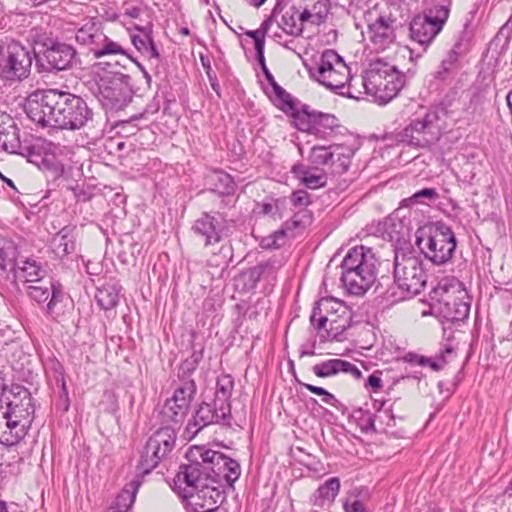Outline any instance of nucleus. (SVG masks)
<instances>
[{
  "label": "nucleus",
  "instance_id": "obj_5",
  "mask_svg": "<svg viewBox=\"0 0 512 512\" xmlns=\"http://www.w3.org/2000/svg\"><path fill=\"white\" fill-rule=\"evenodd\" d=\"M377 264L371 248L363 245L352 247L341 263L343 286L351 295H363L376 280Z\"/></svg>",
  "mask_w": 512,
  "mask_h": 512
},
{
  "label": "nucleus",
  "instance_id": "obj_26",
  "mask_svg": "<svg viewBox=\"0 0 512 512\" xmlns=\"http://www.w3.org/2000/svg\"><path fill=\"white\" fill-rule=\"evenodd\" d=\"M307 24L299 5L293 4L284 12L278 25L286 34L297 37L302 34Z\"/></svg>",
  "mask_w": 512,
  "mask_h": 512
},
{
  "label": "nucleus",
  "instance_id": "obj_55",
  "mask_svg": "<svg viewBox=\"0 0 512 512\" xmlns=\"http://www.w3.org/2000/svg\"><path fill=\"white\" fill-rule=\"evenodd\" d=\"M257 265L262 270V274L264 275V277L273 276L281 266L280 262L275 259L260 262Z\"/></svg>",
  "mask_w": 512,
  "mask_h": 512
},
{
  "label": "nucleus",
  "instance_id": "obj_3",
  "mask_svg": "<svg viewBox=\"0 0 512 512\" xmlns=\"http://www.w3.org/2000/svg\"><path fill=\"white\" fill-rule=\"evenodd\" d=\"M194 235L211 250L206 263L210 267H225L232 259V245L228 240L231 235L230 222L219 212H204L191 227Z\"/></svg>",
  "mask_w": 512,
  "mask_h": 512
},
{
  "label": "nucleus",
  "instance_id": "obj_36",
  "mask_svg": "<svg viewBox=\"0 0 512 512\" xmlns=\"http://www.w3.org/2000/svg\"><path fill=\"white\" fill-rule=\"evenodd\" d=\"M405 83V76L401 72L395 69L393 73H390V78L383 84V88L378 96V100L381 103H387L392 100L399 91L403 88Z\"/></svg>",
  "mask_w": 512,
  "mask_h": 512
},
{
  "label": "nucleus",
  "instance_id": "obj_9",
  "mask_svg": "<svg viewBox=\"0 0 512 512\" xmlns=\"http://www.w3.org/2000/svg\"><path fill=\"white\" fill-rule=\"evenodd\" d=\"M37 47L34 54L40 72H58L73 66L76 51L71 45L47 39L43 43H37Z\"/></svg>",
  "mask_w": 512,
  "mask_h": 512
},
{
  "label": "nucleus",
  "instance_id": "obj_48",
  "mask_svg": "<svg viewBox=\"0 0 512 512\" xmlns=\"http://www.w3.org/2000/svg\"><path fill=\"white\" fill-rule=\"evenodd\" d=\"M404 360L419 366H429L434 371H439L443 368V364H440L438 361L415 353H408Z\"/></svg>",
  "mask_w": 512,
  "mask_h": 512
},
{
  "label": "nucleus",
  "instance_id": "obj_51",
  "mask_svg": "<svg viewBox=\"0 0 512 512\" xmlns=\"http://www.w3.org/2000/svg\"><path fill=\"white\" fill-rule=\"evenodd\" d=\"M303 386L307 390H309L311 393L321 396L322 397V401L324 403H326L328 405H331V406H335V403L337 402V399L335 398V396L333 394H331L330 392H328L324 388L319 387V386H315V385H312V384H306V383H304Z\"/></svg>",
  "mask_w": 512,
  "mask_h": 512
},
{
  "label": "nucleus",
  "instance_id": "obj_47",
  "mask_svg": "<svg viewBox=\"0 0 512 512\" xmlns=\"http://www.w3.org/2000/svg\"><path fill=\"white\" fill-rule=\"evenodd\" d=\"M312 122L324 129L333 130L339 127V120L332 114H325L314 111L312 114Z\"/></svg>",
  "mask_w": 512,
  "mask_h": 512
},
{
  "label": "nucleus",
  "instance_id": "obj_15",
  "mask_svg": "<svg viewBox=\"0 0 512 512\" xmlns=\"http://www.w3.org/2000/svg\"><path fill=\"white\" fill-rule=\"evenodd\" d=\"M13 395V400L6 403V410L3 413L20 424L25 423V430L28 431L35 412L31 393L25 387L17 386Z\"/></svg>",
  "mask_w": 512,
  "mask_h": 512
},
{
  "label": "nucleus",
  "instance_id": "obj_58",
  "mask_svg": "<svg viewBox=\"0 0 512 512\" xmlns=\"http://www.w3.org/2000/svg\"><path fill=\"white\" fill-rule=\"evenodd\" d=\"M245 275L248 277L249 281L255 285L258 283L262 278H264V275L262 274V270L259 268L258 265L249 268Z\"/></svg>",
  "mask_w": 512,
  "mask_h": 512
},
{
  "label": "nucleus",
  "instance_id": "obj_49",
  "mask_svg": "<svg viewBox=\"0 0 512 512\" xmlns=\"http://www.w3.org/2000/svg\"><path fill=\"white\" fill-rule=\"evenodd\" d=\"M458 58L459 55L455 51L450 50L447 57L442 60L439 70L436 72V77L444 79L445 74L452 70Z\"/></svg>",
  "mask_w": 512,
  "mask_h": 512
},
{
  "label": "nucleus",
  "instance_id": "obj_21",
  "mask_svg": "<svg viewBox=\"0 0 512 512\" xmlns=\"http://www.w3.org/2000/svg\"><path fill=\"white\" fill-rule=\"evenodd\" d=\"M0 147L9 153L23 155L27 147H23L19 139V129L13 118L0 112Z\"/></svg>",
  "mask_w": 512,
  "mask_h": 512
},
{
  "label": "nucleus",
  "instance_id": "obj_19",
  "mask_svg": "<svg viewBox=\"0 0 512 512\" xmlns=\"http://www.w3.org/2000/svg\"><path fill=\"white\" fill-rule=\"evenodd\" d=\"M196 454H198L199 459L203 461L204 467L209 472L208 477L210 481L214 483L222 481L227 466L230 465L229 462H232L233 459L219 451L205 449L204 447H195L194 450H191L192 456H196Z\"/></svg>",
  "mask_w": 512,
  "mask_h": 512
},
{
  "label": "nucleus",
  "instance_id": "obj_59",
  "mask_svg": "<svg viewBox=\"0 0 512 512\" xmlns=\"http://www.w3.org/2000/svg\"><path fill=\"white\" fill-rule=\"evenodd\" d=\"M455 305H457V308L455 311V315L452 318L455 320H463L465 318H468L470 306L464 302H460L459 304L455 303Z\"/></svg>",
  "mask_w": 512,
  "mask_h": 512
},
{
  "label": "nucleus",
  "instance_id": "obj_14",
  "mask_svg": "<svg viewBox=\"0 0 512 512\" xmlns=\"http://www.w3.org/2000/svg\"><path fill=\"white\" fill-rule=\"evenodd\" d=\"M231 420L232 415L226 412L223 414V411L218 409L215 402L203 401L198 405L192 418L188 421L186 431L191 434V437H194L203 428L211 424H221L230 427Z\"/></svg>",
  "mask_w": 512,
  "mask_h": 512
},
{
  "label": "nucleus",
  "instance_id": "obj_4",
  "mask_svg": "<svg viewBox=\"0 0 512 512\" xmlns=\"http://www.w3.org/2000/svg\"><path fill=\"white\" fill-rule=\"evenodd\" d=\"M393 284L384 292L386 300L397 303L421 292L427 283L423 262L411 250H394Z\"/></svg>",
  "mask_w": 512,
  "mask_h": 512
},
{
  "label": "nucleus",
  "instance_id": "obj_20",
  "mask_svg": "<svg viewBox=\"0 0 512 512\" xmlns=\"http://www.w3.org/2000/svg\"><path fill=\"white\" fill-rule=\"evenodd\" d=\"M395 69L396 66L381 60L372 62L362 77V86L365 92L378 98L383 84L390 78V73H393Z\"/></svg>",
  "mask_w": 512,
  "mask_h": 512
},
{
  "label": "nucleus",
  "instance_id": "obj_33",
  "mask_svg": "<svg viewBox=\"0 0 512 512\" xmlns=\"http://www.w3.org/2000/svg\"><path fill=\"white\" fill-rule=\"evenodd\" d=\"M75 39L79 44L88 46L94 56L101 41H105L104 33L94 23L86 24L78 29Z\"/></svg>",
  "mask_w": 512,
  "mask_h": 512
},
{
  "label": "nucleus",
  "instance_id": "obj_12",
  "mask_svg": "<svg viewBox=\"0 0 512 512\" xmlns=\"http://www.w3.org/2000/svg\"><path fill=\"white\" fill-rule=\"evenodd\" d=\"M30 52L18 42H12L3 48L0 59L1 76L8 81L26 79L31 71Z\"/></svg>",
  "mask_w": 512,
  "mask_h": 512
},
{
  "label": "nucleus",
  "instance_id": "obj_27",
  "mask_svg": "<svg viewBox=\"0 0 512 512\" xmlns=\"http://www.w3.org/2000/svg\"><path fill=\"white\" fill-rule=\"evenodd\" d=\"M234 390V378L229 374H222L217 378L213 402L220 411L231 414L230 398Z\"/></svg>",
  "mask_w": 512,
  "mask_h": 512
},
{
  "label": "nucleus",
  "instance_id": "obj_40",
  "mask_svg": "<svg viewBox=\"0 0 512 512\" xmlns=\"http://www.w3.org/2000/svg\"><path fill=\"white\" fill-rule=\"evenodd\" d=\"M292 171L309 189H317L326 185V176L324 174H314L301 165L293 166Z\"/></svg>",
  "mask_w": 512,
  "mask_h": 512
},
{
  "label": "nucleus",
  "instance_id": "obj_39",
  "mask_svg": "<svg viewBox=\"0 0 512 512\" xmlns=\"http://www.w3.org/2000/svg\"><path fill=\"white\" fill-rule=\"evenodd\" d=\"M275 95V105L284 113L291 115L293 118L298 117V107L295 99L279 84L273 88Z\"/></svg>",
  "mask_w": 512,
  "mask_h": 512
},
{
  "label": "nucleus",
  "instance_id": "obj_22",
  "mask_svg": "<svg viewBox=\"0 0 512 512\" xmlns=\"http://www.w3.org/2000/svg\"><path fill=\"white\" fill-rule=\"evenodd\" d=\"M313 373L320 378L335 376L339 373L352 375L355 379L362 377V372L353 363L342 359H329L312 367Z\"/></svg>",
  "mask_w": 512,
  "mask_h": 512
},
{
  "label": "nucleus",
  "instance_id": "obj_41",
  "mask_svg": "<svg viewBox=\"0 0 512 512\" xmlns=\"http://www.w3.org/2000/svg\"><path fill=\"white\" fill-rule=\"evenodd\" d=\"M342 150L341 146H314L309 154V161L314 165H327L332 164L335 152Z\"/></svg>",
  "mask_w": 512,
  "mask_h": 512
},
{
  "label": "nucleus",
  "instance_id": "obj_52",
  "mask_svg": "<svg viewBox=\"0 0 512 512\" xmlns=\"http://www.w3.org/2000/svg\"><path fill=\"white\" fill-rule=\"evenodd\" d=\"M229 463L230 465L227 466V470L224 473L222 480L232 486L233 483L240 477L241 469L239 463L236 460H232V462Z\"/></svg>",
  "mask_w": 512,
  "mask_h": 512
},
{
  "label": "nucleus",
  "instance_id": "obj_16",
  "mask_svg": "<svg viewBox=\"0 0 512 512\" xmlns=\"http://www.w3.org/2000/svg\"><path fill=\"white\" fill-rule=\"evenodd\" d=\"M318 332L322 342L327 341H343L344 332L351 325V314L338 312L336 315L318 317L315 324H311Z\"/></svg>",
  "mask_w": 512,
  "mask_h": 512
},
{
  "label": "nucleus",
  "instance_id": "obj_7",
  "mask_svg": "<svg viewBox=\"0 0 512 512\" xmlns=\"http://www.w3.org/2000/svg\"><path fill=\"white\" fill-rule=\"evenodd\" d=\"M415 237L416 245L433 264L443 265L452 259L457 241L448 225L437 223L420 227Z\"/></svg>",
  "mask_w": 512,
  "mask_h": 512
},
{
  "label": "nucleus",
  "instance_id": "obj_2",
  "mask_svg": "<svg viewBox=\"0 0 512 512\" xmlns=\"http://www.w3.org/2000/svg\"><path fill=\"white\" fill-rule=\"evenodd\" d=\"M196 389L194 380H184L174 390L173 396L166 400L160 413L166 426L155 431L147 440L137 466L142 474L150 473L173 450L177 433L171 425L182 424L196 395Z\"/></svg>",
  "mask_w": 512,
  "mask_h": 512
},
{
  "label": "nucleus",
  "instance_id": "obj_62",
  "mask_svg": "<svg viewBox=\"0 0 512 512\" xmlns=\"http://www.w3.org/2000/svg\"><path fill=\"white\" fill-rule=\"evenodd\" d=\"M301 112L298 110V117L294 118L296 121V126L301 131H307L310 127V121H306L301 117Z\"/></svg>",
  "mask_w": 512,
  "mask_h": 512
},
{
  "label": "nucleus",
  "instance_id": "obj_61",
  "mask_svg": "<svg viewBox=\"0 0 512 512\" xmlns=\"http://www.w3.org/2000/svg\"><path fill=\"white\" fill-rule=\"evenodd\" d=\"M368 385L374 390L378 391L382 388V379L376 374H371L368 377Z\"/></svg>",
  "mask_w": 512,
  "mask_h": 512
},
{
  "label": "nucleus",
  "instance_id": "obj_17",
  "mask_svg": "<svg viewBox=\"0 0 512 512\" xmlns=\"http://www.w3.org/2000/svg\"><path fill=\"white\" fill-rule=\"evenodd\" d=\"M184 498L194 512H214L225 500V494L207 482L193 492L184 493Z\"/></svg>",
  "mask_w": 512,
  "mask_h": 512
},
{
  "label": "nucleus",
  "instance_id": "obj_18",
  "mask_svg": "<svg viewBox=\"0 0 512 512\" xmlns=\"http://www.w3.org/2000/svg\"><path fill=\"white\" fill-rule=\"evenodd\" d=\"M195 460L189 464L181 465L176 475V483H185L184 493L193 492L200 488L203 484H206L210 478L204 463L199 459L198 454L193 456Z\"/></svg>",
  "mask_w": 512,
  "mask_h": 512
},
{
  "label": "nucleus",
  "instance_id": "obj_44",
  "mask_svg": "<svg viewBox=\"0 0 512 512\" xmlns=\"http://www.w3.org/2000/svg\"><path fill=\"white\" fill-rule=\"evenodd\" d=\"M438 197L439 194L435 188H423L415 192L409 198L403 199L401 205L404 207H409L418 203L425 204L427 202L436 201Z\"/></svg>",
  "mask_w": 512,
  "mask_h": 512
},
{
  "label": "nucleus",
  "instance_id": "obj_29",
  "mask_svg": "<svg viewBox=\"0 0 512 512\" xmlns=\"http://www.w3.org/2000/svg\"><path fill=\"white\" fill-rule=\"evenodd\" d=\"M440 31L425 16L415 17L410 23L411 38L421 45L430 44Z\"/></svg>",
  "mask_w": 512,
  "mask_h": 512
},
{
  "label": "nucleus",
  "instance_id": "obj_53",
  "mask_svg": "<svg viewBox=\"0 0 512 512\" xmlns=\"http://www.w3.org/2000/svg\"><path fill=\"white\" fill-rule=\"evenodd\" d=\"M338 151L339 150H337L335 152V155L337 156V160L336 161L333 160L332 165L335 167V169H334L335 173L342 174L348 170L351 161H350L349 155H345Z\"/></svg>",
  "mask_w": 512,
  "mask_h": 512
},
{
  "label": "nucleus",
  "instance_id": "obj_35",
  "mask_svg": "<svg viewBox=\"0 0 512 512\" xmlns=\"http://www.w3.org/2000/svg\"><path fill=\"white\" fill-rule=\"evenodd\" d=\"M138 488V481H132L127 484L110 506L109 512H127L135 501Z\"/></svg>",
  "mask_w": 512,
  "mask_h": 512
},
{
  "label": "nucleus",
  "instance_id": "obj_63",
  "mask_svg": "<svg viewBox=\"0 0 512 512\" xmlns=\"http://www.w3.org/2000/svg\"><path fill=\"white\" fill-rule=\"evenodd\" d=\"M145 54H148L151 58H155V59H159L160 58L159 51H158L157 47L155 46V43H154L153 39L149 43V45L147 47V52Z\"/></svg>",
  "mask_w": 512,
  "mask_h": 512
},
{
  "label": "nucleus",
  "instance_id": "obj_11",
  "mask_svg": "<svg viewBox=\"0 0 512 512\" xmlns=\"http://www.w3.org/2000/svg\"><path fill=\"white\" fill-rule=\"evenodd\" d=\"M369 40L379 49H385L396 39V21L385 5L375 4L364 13Z\"/></svg>",
  "mask_w": 512,
  "mask_h": 512
},
{
  "label": "nucleus",
  "instance_id": "obj_24",
  "mask_svg": "<svg viewBox=\"0 0 512 512\" xmlns=\"http://www.w3.org/2000/svg\"><path fill=\"white\" fill-rule=\"evenodd\" d=\"M340 487L341 484L338 477H332L326 480L310 496V504L318 508L330 507L339 494Z\"/></svg>",
  "mask_w": 512,
  "mask_h": 512
},
{
  "label": "nucleus",
  "instance_id": "obj_8",
  "mask_svg": "<svg viewBox=\"0 0 512 512\" xmlns=\"http://www.w3.org/2000/svg\"><path fill=\"white\" fill-rule=\"evenodd\" d=\"M97 98L107 111L124 109L132 100L131 77L113 73L100 77L97 82Z\"/></svg>",
  "mask_w": 512,
  "mask_h": 512
},
{
  "label": "nucleus",
  "instance_id": "obj_31",
  "mask_svg": "<svg viewBox=\"0 0 512 512\" xmlns=\"http://www.w3.org/2000/svg\"><path fill=\"white\" fill-rule=\"evenodd\" d=\"M51 248L58 258H63L75 251L74 228L63 227L51 240Z\"/></svg>",
  "mask_w": 512,
  "mask_h": 512
},
{
  "label": "nucleus",
  "instance_id": "obj_13",
  "mask_svg": "<svg viewBox=\"0 0 512 512\" xmlns=\"http://www.w3.org/2000/svg\"><path fill=\"white\" fill-rule=\"evenodd\" d=\"M28 296L37 303H44L49 299L46 310L52 317L61 315L63 311L62 303L65 300V293L60 285H55L50 280H41L27 286Z\"/></svg>",
  "mask_w": 512,
  "mask_h": 512
},
{
  "label": "nucleus",
  "instance_id": "obj_38",
  "mask_svg": "<svg viewBox=\"0 0 512 512\" xmlns=\"http://www.w3.org/2000/svg\"><path fill=\"white\" fill-rule=\"evenodd\" d=\"M209 181L214 186V191L220 195H232L236 190L234 179L222 170H216L209 176Z\"/></svg>",
  "mask_w": 512,
  "mask_h": 512
},
{
  "label": "nucleus",
  "instance_id": "obj_34",
  "mask_svg": "<svg viewBox=\"0 0 512 512\" xmlns=\"http://www.w3.org/2000/svg\"><path fill=\"white\" fill-rule=\"evenodd\" d=\"M348 311L349 310L342 301L336 300L332 297L322 298L313 308L312 314L310 316V322L311 324H315L316 320H318V317H330V315H336L338 312L345 314V312Z\"/></svg>",
  "mask_w": 512,
  "mask_h": 512
},
{
  "label": "nucleus",
  "instance_id": "obj_1",
  "mask_svg": "<svg viewBox=\"0 0 512 512\" xmlns=\"http://www.w3.org/2000/svg\"><path fill=\"white\" fill-rule=\"evenodd\" d=\"M24 110L33 122L44 127L78 130L94 121L93 110L82 97L57 89L33 92Z\"/></svg>",
  "mask_w": 512,
  "mask_h": 512
},
{
  "label": "nucleus",
  "instance_id": "obj_46",
  "mask_svg": "<svg viewBox=\"0 0 512 512\" xmlns=\"http://www.w3.org/2000/svg\"><path fill=\"white\" fill-rule=\"evenodd\" d=\"M450 13L449 5L437 4L431 7L427 13L424 15L432 25L442 30L444 24L446 23Z\"/></svg>",
  "mask_w": 512,
  "mask_h": 512
},
{
  "label": "nucleus",
  "instance_id": "obj_43",
  "mask_svg": "<svg viewBox=\"0 0 512 512\" xmlns=\"http://www.w3.org/2000/svg\"><path fill=\"white\" fill-rule=\"evenodd\" d=\"M135 29L140 31L143 36L131 35V42L139 52L146 53L147 47L153 39V24L148 22L145 26L135 25Z\"/></svg>",
  "mask_w": 512,
  "mask_h": 512
},
{
  "label": "nucleus",
  "instance_id": "obj_54",
  "mask_svg": "<svg viewBox=\"0 0 512 512\" xmlns=\"http://www.w3.org/2000/svg\"><path fill=\"white\" fill-rule=\"evenodd\" d=\"M290 201L295 207H306L310 204V195L305 190H298L292 193Z\"/></svg>",
  "mask_w": 512,
  "mask_h": 512
},
{
  "label": "nucleus",
  "instance_id": "obj_6",
  "mask_svg": "<svg viewBox=\"0 0 512 512\" xmlns=\"http://www.w3.org/2000/svg\"><path fill=\"white\" fill-rule=\"evenodd\" d=\"M309 73L314 80L330 91L350 99L357 98L352 91L354 79L350 68L335 50L323 51L316 66L311 68Z\"/></svg>",
  "mask_w": 512,
  "mask_h": 512
},
{
  "label": "nucleus",
  "instance_id": "obj_23",
  "mask_svg": "<svg viewBox=\"0 0 512 512\" xmlns=\"http://www.w3.org/2000/svg\"><path fill=\"white\" fill-rule=\"evenodd\" d=\"M27 433L25 423L20 424L3 412L0 413V443L2 445H16L25 438Z\"/></svg>",
  "mask_w": 512,
  "mask_h": 512
},
{
  "label": "nucleus",
  "instance_id": "obj_50",
  "mask_svg": "<svg viewBox=\"0 0 512 512\" xmlns=\"http://www.w3.org/2000/svg\"><path fill=\"white\" fill-rule=\"evenodd\" d=\"M311 222V215L308 211L304 210L302 212L296 213L290 221L285 222L284 226L288 230L297 229L299 227H304L306 224Z\"/></svg>",
  "mask_w": 512,
  "mask_h": 512
},
{
  "label": "nucleus",
  "instance_id": "obj_57",
  "mask_svg": "<svg viewBox=\"0 0 512 512\" xmlns=\"http://www.w3.org/2000/svg\"><path fill=\"white\" fill-rule=\"evenodd\" d=\"M343 509L345 512H367L365 505L360 500H354L352 502L345 500Z\"/></svg>",
  "mask_w": 512,
  "mask_h": 512
},
{
  "label": "nucleus",
  "instance_id": "obj_37",
  "mask_svg": "<svg viewBox=\"0 0 512 512\" xmlns=\"http://www.w3.org/2000/svg\"><path fill=\"white\" fill-rule=\"evenodd\" d=\"M385 235L389 241L395 244V250H399L403 244H407L409 237V229L401 220L390 219L386 223ZM400 250H403L400 248Z\"/></svg>",
  "mask_w": 512,
  "mask_h": 512
},
{
  "label": "nucleus",
  "instance_id": "obj_30",
  "mask_svg": "<svg viewBox=\"0 0 512 512\" xmlns=\"http://www.w3.org/2000/svg\"><path fill=\"white\" fill-rule=\"evenodd\" d=\"M18 255L17 243L10 237L0 235V275L11 272L15 268Z\"/></svg>",
  "mask_w": 512,
  "mask_h": 512
},
{
  "label": "nucleus",
  "instance_id": "obj_28",
  "mask_svg": "<svg viewBox=\"0 0 512 512\" xmlns=\"http://www.w3.org/2000/svg\"><path fill=\"white\" fill-rule=\"evenodd\" d=\"M11 272L16 279L30 284L43 280L46 273L41 264L31 258L16 263Z\"/></svg>",
  "mask_w": 512,
  "mask_h": 512
},
{
  "label": "nucleus",
  "instance_id": "obj_64",
  "mask_svg": "<svg viewBox=\"0 0 512 512\" xmlns=\"http://www.w3.org/2000/svg\"><path fill=\"white\" fill-rule=\"evenodd\" d=\"M141 8L137 6L127 7L125 9L124 15L129 16L131 18H138L141 14Z\"/></svg>",
  "mask_w": 512,
  "mask_h": 512
},
{
  "label": "nucleus",
  "instance_id": "obj_25",
  "mask_svg": "<svg viewBox=\"0 0 512 512\" xmlns=\"http://www.w3.org/2000/svg\"><path fill=\"white\" fill-rule=\"evenodd\" d=\"M302 17L311 25L322 24L329 12V0H299Z\"/></svg>",
  "mask_w": 512,
  "mask_h": 512
},
{
  "label": "nucleus",
  "instance_id": "obj_10",
  "mask_svg": "<svg viewBox=\"0 0 512 512\" xmlns=\"http://www.w3.org/2000/svg\"><path fill=\"white\" fill-rule=\"evenodd\" d=\"M441 117L438 110H430L416 118L400 134L401 141L417 148L436 143L441 136Z\"/></svg>",
  "mask_w": 512,
  "mask_h": 512
},
{
  "label": "nucleus",
  "instance_id": "obj_45",
  "mask_svg": "<svg viewBox=\"0 0 512 512\" xmlns=\"http://www.w3.org/2000/svg\"><path fill=\"white\" fill-rule=\"evenodd\" d=\"M104 40L101 41V44H99L98 49L95 53V58H101L108 55H125L127 58L131 59V56L126 52V50L118 43L113 40H111L109 37H107L104 34Z\"/></svg>",
  "mask_w": 512,
  "mask_h": 512
},
{
  "label": "nucleus",
  "instance_id": "obj_42",
  "mask_svg": "<svg viewBox=\"0 0 512 512\" xmlns=\"http://www.w3.org/2000/svg\"><path fill=\"white\" fill-rule=\"evenodd\" d=\"M473 37L474 30L471 26V23L466 22L451 50L455 51V53L458 54L459 56L465 54L470 49Z\"/></svg>",
  "mask_w": 512,
  "mask_h": 512
},
{
  "label": "nucleus",
  "instance_id": "obj_56",
  "mask_svg": "<svg viewBox=\"0 0 512 512\" xmlns=\"http://www.w3.org/2000/svg\"><path fill=\"white\" fill-rule=\"evenodd\" d=\"M288 229L284 226L282 229L276 231L271 236V242L266 244L269 248H279L284 244V238Z\"/></svg>",
  "mask_w": 512,
  "mask_h": 512
},
{
  "label": "nucleus",
  "instance_id": "obj_60",
  "mask_svg": "<svg viewBox=\"0 0 512 512\" xmlns=\"http://www.w3.org/2000/svg\"><path fill=\"white\" fill-rule=\"evenodd\" d=\"M245 34L254 40L255 49H257L258 43L261 44V47L265 46V37L263 36V31H260L259 29L249 30L246 31Z\"/></svg>",
  "mask_w": 512,
  "mask_h": 512
},
{
  "label": "nucleus",
  "instance_id": "obj_32",
  "mask_svg": "<svg viewBox=\"0 0 512 512\" xmlns=\"http://www.w3.org/2000/svg\"><path fill=\"white\" fill-rule=\"evenodd\" d=\"M121 288L118 283H105L97 288L95 299L100 308L105 311L115 308L119 303Z\"/></svg>",
  "mask_w": 512,
  "mask_h": 512
}]
</instances>
